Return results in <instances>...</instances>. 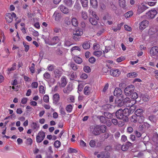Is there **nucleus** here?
Masks as SVG:
<instances>
[{
    "mask_svg": "<svg viewBox=\"0 0 158 158\" xmlns=\"http://www.w3.org/2000/svg\"><path fill=\"white\" fill-rule=\"evenodd\" d=\"M148 22L146 20H144L142 22L139 24V29L141 30H143L146 28L148 26Z\"/></svg>",
    "mask_w": 158,
    "mask_h": 158,
    "instance_id": "13",
    "label": "nucleus"
},
{
    "mask_svg": "<svg viewBox=\"0 0 158 158\" xmlns=\"http://www.w3.org/2000/svg\"><path fill=\"white\" fill-rule=\"evenodd\" d=\"M89 22L93 25H95L97 24V22L94 18H90Z\"/></svg>",
    "mask_w": 158,
    "mask_h": 158,
    "instance_id": "39",
    "label": "nucleus"
},
{
    "mask_svg": "<svg viewBox=\"0 0 158 158\" xmlns=\"http://www.w3.org/2000/svg\"><path fill=\"white\" fill-rule=\"evenodd\" d=\"M53 16L54 17L55 20L56 21H59L61 17V13L55 12Z\"/></svg>",
    "mask_w": 158,
    "mask_h": 158,
    "instance_id": "21",
    "label": "nucleus"
},
{
    "mask_svg": "<svg viewBox=\"0 0 158 158\" xmlns=\"http://www.w3.org/2000/svg\"><path fill=\"white\" fill-rule=\"evenodd\" d=\"M59 41L58 37L57 36L53 37L51 40L50 44L53 45L57 44Z\"/></svg>",
    "mask_w": 158,
    "mask_h": 158,
    "instance_id": "16",
    "label": "nucleus"
},
{
    "mask_svg": "<svg viewBox=\"0 0 158 158\" xmlns=\"http://www.w3.org/2000/svg\"><path fill=\"white\" fill-rule=\"evenodd\" d=\"M45 137V133L43 131L40 132L36 137V142L38 143H41Z\"/></svg>",
    "mask_w": 158,
    "mask_h": 158,
    "instance_id": "5",
    "label": "nucleus"
},
{
    "mask_svg": "<svg viewBox=\"0 0 158 158\" xmlns=\"http://www.w3.org/2000/svg\"><path fill=\"white\" fill-rule=\"evenodd\" d=\"M91 87L86 86L85 87L84 90V93L85 95H89L91 93Z\"/></svg>",
    "mask_w": 158,
    "mask_h": 158,
    "instance_id": "19",
    "label": "nucleus"
},
{
    "mask_svg": "<svg viewBox=\"0 0 158 158\" xmlns=\"http://www.w3.org/2000/svg\"><path fill=\"white\" fill-rule=\"evenodd\" d=\"M6 19L8 23L11 22L13 20V18H15L16 17V14L14 13H12V14L10 13H7L6 15Z\"/></svg>",
    "mask_w": 158,
    "mask_h": 158,
    "instance_id": "7",
    "label": "nucleus"
},
{
    "mask_svg": "<svg viewBox=\"0 0 158 158\" xmlns=\"http://www.w3.org/2000/svg\"><path fill=\"white\" fill-rule=\"evenodd\" d=\"M100 129V132H102L104 133L106 131V127L105 125H102L100 126H99Z\"/></svg>",
    "mask_w": 158,
    "mask_h": 158,
    "instance_id": "35",
    "label": "nucleus"
},
{
    "mask_svg": "<svg viewBox=\"0 0 158 158\" xmlns=\"http://www.w3.org/2000/svg\"><path fill=\"white\" fill-rule=\"evenodd\" d=\"M98 118L99 119L101 123H104L106 122V119L104 116H98Z\"/></svg>",
    "mask_w": 158,
    "mask_h": 158,
    "instance_id": "41",
    "label": "nucleus"
},
{
    "mask_svg": "<svg viewBox=\"0 0 158 158\" xmlns=\"http://www.w3.org/2000/svg\"><path fill=\"white\" fill-rule=\"evenodd\" d=\"M60 9L64 13L67 14L69 12V10L65 6L61 5L60 6Z\"/></svg>",
    "mask_w": 158,
    "mask_h": 158,
    "instance_id": "18",
    "label": "nucleus"
},
{
    "mask_svg": "<svg viewBox=\"0 0 158 158\" xmlns=\"http://www.w3.org/2000/svg\"><path fill=\"white\" fill-rule=\"evenodd\" d=\"M156 15V12L155 10L149 11L146 13V17L148 19L154 18Z\"/></svg>",
    "mask_w": 158,
    "mask_h": 158,
    "instance_id": "6",
    "label": "nucleus"
},
{
    "mask_svg": "<svg viewBox=\"0 0 158 158\" xmlns=\"http://www.w3.org/2000/svg\"><path fill=\"white\" fill-rule=\"evenodd\" d=\"M72 44L71 42L67 40H65L64 43V46L67 47H69Z\"/></svg>",
    "mask_w": 158,
    "mask_h": 158,
    "instance_id": "46",
    "label": "nucleus"
},
{
    "mask_svg": "<svg viewBox=\"0 0 158 158\" xmlns=\"http://www.w3.org/2000/svg\"><path fill=\"white\" fill-rule=\"evenodd\" d=\"M83 34V31L81 29H77L73 32V38L75 41H78L80 38L81 36Z\"/></svg>",
    "mask_w": 158,
    "mask_h": 158,
    "instance_id": "2",
    "label": "nucleus"
},
{
    "mask_svg": "<svg viewBox=\"0 0 158 158\" xmlns=\"http://www.w3.org/2000/svg\"><path fill=\"white\" fill-rule=\"evenodd\" d=\"M44 77L46 79H49L51 77V75L48 72H46L44 74Z\"/></svg>",
    "mask_w": 158,
    "mask_h": 158,
    "instance_id": "55",
    "label": "nucleus"
},
{
    "mask_svg": "<svg viewBox=\"0 0 158 158\" xmlns=\"http://www.w3.org/2000/svg\"><path fill=\"white\" fill-rule=\"evenodd\" d=\"M29 69L31 73H34L35 72V64H32V66Z\"/></svg>",
    "mask_w": 158,
    "mask_h": 158,
    "instance_id": "60",
    "label": "nucleus"
},
{
    "mask_svg": "<svg viewBox=\"0 0 158 158\" xmlns=\"http://www.w3.org/2000/svg\"><path fill=\"white\" fill-rule=\"evenodd\" d=\"M56 55L58 56H61L63 54V52L60 49H58L56 50Z\"/></svg>",
    "mask_w": 158,
    "mask_h": 158,
    "instance_id": "58",
    "label": "nucleus"
},
{
    "mask_svg": "<svg viewBox=\"0 0 158 158\" xmlns=\"http://www.w3.org/2000/svg\"><path fill=\"white\" fill-rule=\"evenodd\" d=\"M95 61L96 60L94 57H91L89 59V62L91 63H94Z\"/></svg>",
    "mask_w": 158,
    "mask_h": 158,
    "instance_id": "62",
    "label": "nucleus"
},
{
    "mask_svg": "<svg viewBox=\"0 0 158 158\" xmlns=\"http://www.w3.org/2000/svg\"><path fill=\"white\" fill-rule=\"evenodd\" d=\"M91 5L94 8H96L98 6L97 0H90Z\"/></svg>",
    "mask_w": 158,
    "mask_h": 158,
    "instance_id": "22",
    "label": "nucleus"
},
{
    "mask_svg": "<svg viewBox=\"0 0 158 158\" xmlns=\"http://www.w3.org/2000/svg\"><path fill=\"white\" fill-rule=\"evenodd\" d=\"M137 122L140 123H142L144 120V117L143 115L137 116Z\"/></svg>",
    "mask_w": 158,
    "mask_h": 158,
    "instance_id": "36",
    "label": "nucleus"
},
{
    "mask_svg": "<svg viewBox=\"0 0 158 158\" xmlns=\"http://www.w3.org/2000/svg\"><path fill=\"white\" fill-rule=\"evenodd\" d=\"M69 77H70V78L71 80H73L74 79L77 77L76 74L75 73H73L72 74L69 75Z\"/></svg>",
    "mask_w": 158,
    "mask_h": 158,
    "instance_id": "44",
    "label": "nucleus"
},
{
    "mask_svg": "<svg viewBox=\"0 0 158 158\" xmlns=\"http://www.w3.org/2000/svg\"><path fill=\"white\" fill-rule=\"evenodd\" d=\"M133 13L132 11H129L125 14V16L127 18H128L133 15Z\"/></svg>",
    "mask_w": 158,
    "mask_h": 158,
    "instance_id": "56",
    "label": "nucleus"
},
{
    "mask_svg": "<svg viewBox=\"0 0 158 158\" xmlns=\"http://www.w3.org/2000/svg\"><path fill=\"white\" fill-rule=\"evenodd\" d=\"M122 90L120 89L119 88H116L114 91V96H116L120 98L119 99H123L124 98V95L122 94Z\"/></svg>",
    "mask_w": 158,
    "mask_h": 158,
    "instance_id": "4",
    "label": "nucleus"
},
{
    "mask_svg": "<svg viewBox=\"0 0 158 158\" xmlns=\"http://www.w3.org/2000/svg\"><path fill=\"white\" fill-rule=\"evenodd\" d=\"M64 2L66 5L69 7L72 6L73 3L72 0H64Z\"/></svg>",
    "mask_w": 158,
    "mask_h": 158,
    "instance_id": "28",
    "label": "nucleus"
},
{
    "mask_svg": "<svg viewBox=\"0 0 158 158\" xmlns=\"http://www.w3.org/2000/svg\"><path fill=\"white\" fill-rule=\"evenodd\" d=\"M77 152L76 149H75L72 148H70L68 149V152L69 153H76Z\"/></svg>",
    "mask_w": 158,
    "mask_h": 158,
    "instance_id": "57",
    "label": "nucleus"
},
{
    "mask_svg": "<svg viewBox=\"0 0 158 158\" xmlns=\"http://www.w3.org/2000/svg\"><path fill=\"white\" fill-rule=\"evenodd\" d=\"M23 44L25 48V51L26 52H27L29 48V46L27 45L25 42H23Z\"/></svg>",
    "mask_w": 158,
    "mask_h": 158,
    "instance_id": "54",
    "label": "nucleus"
},
{
    "mask_svg": "<svg viewBox=\"0 0 158 158\" xmlns=\"http://www.w3.org/2000/svg\"><path fill=\"white\" fill-rule=\"evenodd\" d=\"M119 148H121V149L122 151H127L128 149V147L127 146H126L125 144L123 145L122 146L121 145H118Z\"/></svg>",
    "mask_w": 158,
    "mask_h": 158,
    "instance_id": "38",
    "label": "nucleus"
},
{
    "mask_svg": "<svg viewBox=\"0 0 158 158\" xmlns=\"http://www.w3.org/2000/svg\"><path fill=\"white\" fill-rule=\"evenodd\" d=\"M43 99L45 102H48L49 101L48 96V95H45L43 97Z\"/></svg>",
    "mask_w": 158,
    "mask_h": 158,
    "instance_id": "48",
    "label": "nucleus"
},
{
    "mask_svg": "<svg viewBox=\"0 0 158 158\" xmlns=\"http://www.w3.org/2000/svg\"><path fill=\"white\" fill-rule=\"evenodd\" d=\"M69 65L73 70L74 71L77 70L78 69V66L73 62H71Z\"/></svg>",
    "mask_w": 158,
    "mask_h": 158,
    "instance_id": "26",
    "label": "nucleus"
},
{
    "mask_svg": "<svg viewBox=\"0 0 158 158\" xmlns=\"http://www.w3.org/2000/svg\"><path fill=\"white\" fill-rule=\"evenodd\" d=\"M110 73L111 75L113 77H118L120 73V72L118 69H113L110 70Z\"/></svg>",
    "mask_w": 158,
    "mask_h": 158,
    "instance_id": "12",
    "label": "nucleus"
},
{
    "mask_svg": "<svg viewBox=\"0 0 158 158\" xmlns=\"http://www.w3.org/2000/svg\"><path fill=\"white\" fill-rule=\"evenodd\" d=\"M134 90H135L134 86L132 85H130L125 88L124 92L126 96H129L134 92Z\"/></svg>",
    "mask_w": 158,
    "mask_h": 158,
    "instance_id": "3",
    "label": "nucleus"
},
{
    "mask_svg": "<svg viewBox=\"0 0 158 158\" xmlns=\"http://www.w3.org/2000/svg\"><path fill=\"white\" fill-rule=\"evenodd\" d=\"M72 25L75 27L77 26L78 24V22L77 20L76 19L74 18L72 19Z\"/></svg>",
    "mask_w": 158,
    "mask_h": 158,
    "instance_id": "43",
    "label": "nucleus"
},
{
    "mask_svg": "<svg viewBox=\"0 0 158 158\" xmlns=\"http://www.w3.org/2000/svg\"><path fill=\"white\" fill-rule=\"evenodd\" d=\"M32 127L33 129H38L39 127V125H38L36 123L33 122L32 125Z\"/></svg>",
    "mask_w": 158,
    "mask_h": 158,
    "instance_id": "49",
    "label": "nucleus"
},
{
    "mask_svg": "<svg viewBox=\"0 0 158 158\" xmlns=\"http://www.w3.org/2000/svg\"><path fill=\"white\" fill-rule=\"evenodd\" d=\"M80 2L83 7L85 8L88 7V0H80Z\"/></svg>",
    "mask_w": 158,
    "mask_h": 158,
    "instance_id": "27",
    "label": "nucleus"
},
{
    "mask_svg": "<svg viewBox=\"0 0 158 158\" xmlns=\"http://www.w3.org/2000/svg\"><path fill=\"white\" fill-rule=\"evenodd\" d=\"M39 92L40 93L44 94L45 93V90H44V87L43 85H40L39 87Z\"/></svg>",
    "mask_w": 158,
    "mask_h": 158,
    "instance_id": "45",
    "label": "nucleus"
},
{
    "mask_svg": "<svg viewBox=\"0 0 158 158\" xmlns=\"http://www.w3.org/2000/svg\"><path fill=\"white\" fill-rule=\"evenodd\" d=\"M90 43L89 42L85 41L82 44V47L85 49H87L90 47Z\"/></svg>",
    "mask_w": 158,
    "mask_h": 158,
    "instance_id": "24",
    "label": "nucleus"
},
{
    "mask_svg": "<svg viewBox=\"0 0 158 158\" xmlns=\"http://www.w3.org/2000/svg\"><path fill=\"white\" fill-rule=\"evenodd\" d=\"M137 116L132 115L130 117V121L131 122L136 123L137 122Z\"/></svg>",
    "mask_w": 158,
    "mask_h": 158,
    "instance_id": "33",
    "label": "nucleus"
},
{
    "mask_svg": "<svg viewBox=\"0 0 158 158\" xmlns=\"http://www.w3.org/2000/svg\"><path fill=\"white\" fill-rule=\"evenodd\" d=\"M155 32L154 29L153 28H150L149 29L148 31V34L150 35H153Z\"/></svg>",
    "mask_w": 158,
    "mask_h": 158,
    "instance_id": "63",
    "label": "nucleus"
},
{
    "mask_svg": "<svg viewBox=\"0 0 158 158\" xmlns=\"http://www.w3.org/2000/svg\"><path fill=\"white\" fill-rule=\"evenodd\" d=\"M102 54V52L101 51H95L93 52L94 55L97 57L100 56Z\"/></svg>",
    "mask_w": 158,
    "mask_h": 158,
    "instance_id": "34",
    "label": "nucleus"
},
{
    "mask_svg": "<svg viewBox=\"0 0 158 158\" xmlns=\"http://www.w3.org/2000/svg\"><path fill=\"white\" fill-rule=\"evenodd\" d=\"M148 8V7L144 5L140 6L139 7L138 9V12L139 13H141L144 11Z\"/></svg>",
    "mask_w": 158,
    "mask_h": 158,
    "instance_id": "17",
    "label": "nucleus"
},
{
    "mask_svg": "<svg viewBox=\"0 0 158 158\" xmlns=\"http://www.w3.org/2000/svg\"><path fill=\"white\" fill-rule=\"evenodd\" d=\"M73 60L76 63L79 64H81L82 62V59L80 57L77 56L74 57Z\"/></svg>",
    "mask_w": 158,
    "mask_h": 158,
    "instance_id": "25",
    "label": "nucleus"
},
{
    "mask_svg": "<svg viewBox=\"0 0 158 158\" xmlns=\"http://www.w3.org/2000/svg\"><path fill=\"white\" fill-rule=\"evenodd\" d=\"M149 1L147 2V3L150 6H154L155 5L156 2L155 1Z\"/></svg>",
    "mask_w": 158,
    "mask_h": 158,
    "instance_id": "50",
    "label": "nucleus"
},
{
    "mask_svg": "<svg viewBox=\"0 0 158 158\" xmlns=\"http://www.w3.org/2000/svg\"><path fill=\"white\" fill-rule=\"evenodd\" d=\"M67 83L66 79L65 77L63 76L61 79V83H60V85L62 87H64Z\"/></svg>",
    "mask_w": 158,
    "mask_h": 158,
    "instance_id": "15",
    "label": "nucleus"
},
{
    "mask_svg": "<svg viewBox=\"0 0 158 158\" xmlns=\"http://www.w3.org/2000/svg\"><path fill=\"white\" fill-rule=\"evenodd\" d=\"M138 76V74L135 72H131L128 73L127 76L130 78H133L136 77Z\"/></svg>",
    "mask_w": 158,
    "mask_h": 158,
    "instance_id": "30",
    "label": "nucleus"
},
{
    "mask_svg": "<svg viewBox=\"0 0 158 158\" xmlns=\"http://www.w3.org/2000/svg\"><path fill=\"white\" fill-rule=\"evenodd\" d=\"M72 106L71 104L68 105L66 108V110L68 112H71L72 110Z\"/></svg>",
    "mask_w": 158,
    "mask_h": 158,
    "instance_id": "51",
    "label": "nucleus"
},
{
    "mask_svg": "<svg viewBox=\"0 0 158 158\" xmlns=\"http://www.w3.org/2000/svg\"><path fill=\"white\" fill-rule=\"evenodd\" d=\"M143 113V110L142 109H137L135 112V115L137 116H141Z\"/></svg>",
    "mask_w": 158,
    "mask_h": 158,
    "instance_id": "29",
    "label": "nucleus"
},
{
    "mask_svg": "<svg viewBox=\"0 0 158 158\" xmlns=\"http://www.w3.org/2000/svg\"><path fill=\"white\" fill-rule=\"evenodd\" d=\"M150 53L152 56L156 55L158 53V46L152 47L150 50Z\"/></svg>",
    "mask_w": 158,
    "mask_h": 158,
    "instance_id": "14",
    "label": "nucleus"
},
{
    "mask_svg": "<svg viewBox=\"0 0 158 158\" xmlns=\"http://www.w3.org/2000/svg\"><path fill=\"white\" fill-rule=\"evenodd\" d=\"M89 145L91 147H94L95 146V141L93 140H91L89 142Z\"/></svg>",
    "mask_w": 158,
    "mask_h": 158,
    "instance_id": "64",
    "label": "nucleus"
},
{
    "mask_svg": "<svg viewBox=\"0 0 158 158\" xmlns=\"http://www.w3.org/2000/svg\"><path fill=\"white\" fill-rule=\"evenodd\" d=\"M101 155H103L102 158H109L110 156L109 154L106 152H102Z\"/></svg>",
    "mask_w": 158,
    "mask_h": 158,
    "instance_id": "53",
    "label": "nucleus"
},
{
    "mask_svg": "<svg viewBox=\"0 0 158 158\" xmlns=\"http://www.w3.org/2000/svg\"><path fill=\"white\" fill-rule=\"evenodd\" d=\"M108 112H105L104 113V116L108 119L111 118H113V114Z\"/></svg>",
    "mask_w": 158,
    "mask_h": 158,
    "instance_id": "32",
    "label": "nucleus"
},
{
    "mask_svg": "<svg viewBox=\"0 0 158 158\" xmlns=\"http://www.w3.org/2000/svg\"><path fill=\"white\" fill-rule=\"evenodd\" d=\"M121 28V25L120 24H118L117 27H113L112 29L114 31L116 32L118 30H120Z\"/></svg>",
    "mask_w": 158,
    "mask_h": 158,
    "instance_id": "52",
    "label": "nucleus"
},
{
    "mask_svg": "<svg viewBox=\"0 0 158 158\" xmlns=\"http://www.w3.org/2000/svg\"><path fill=\"white\" fill-rule=\"evenodd\" d=\"M60 98V95L58 93L54 94L53 96V100L54 102H55L56 103L59 102Z\"/></svg>",
    "mask_w": 158,
    "mask_h": 158,
    "instance_id": "23",
    "label": "nucleus"
},
{
    "mask_svg": "<svg viewBox=\"0 0 158 158\" xmlns=\"http://www.w3.org/2000/svg\"><path fill=\"white\" fill-rule=\"evenodd\" d=\"M54 73L55 74V77L56 78H59L61 76L62 74V72L61 69H55L54 71Z\"/></svg>",
    "mask_w": 158,
    "mask_h": 158,
    "instance_id": "10",
    "label": "nucleus"
},
{
    "mask_svg": "<svg viewBox=\"0 0 158 158\" xmlns=\"http://www.w3.org/2000/svg\"><path fill=\"white\" fill-rule=\"evenodd\" d=\"M32 142V140L31 138H27L26 141V143L28 145H31Z\"/></svg>",
    "mask_w": 158,
    "mask_h": 158,
    "instance_id": "61",
    "label": "nucleus"
},
{
    "mask_svg": "<svg viewBox=\"0 0 158 158\" xmlns=\"http://www.w3.org/2000/svg\"><path fill=\"white\" fill-rule=\"evenodd\" d=\"M121 99L123 101V104L127 106H130L133 105L132 103H131V100L129 98H124L123 99Z\"/></svg>",
    "mask_w": 158,
    "mask_h": 158,
    "instance_id": "9",
    "label": "nucleus"
},
{
    "mask_svg": "<svg viewBox=\"0 0 158 158\" xmlns=\"http://www.w3.org/2000/svg\"><path fill=\"white\" fill-rule=\"evenodd\" d=\"M130 114L129 110L125 108L123 110L122 109H119L115 113L116 118L118 119H122L124 122H128V117Z\"/></svg>",
    "mask_w": 158,
    "mask_h": 158,
    "instance_id": "1",
    "label": "nucleus"
},
{
    "mask_svg": "<svg viewBox=\"0 0 158 158\" xmlns=\"http://www.w3.org/2000/svg\"><path fill=\"white\" fill-rule=\"evenodd\" d=\"M81 17L84 19H86L88 18L87 13L85 11H82L81 12Z\"/></svg>",
    "mask_w": 158,
    "mask_h": 158,
    "instance_id": "40",
    "label": "nucleus"
},
{
    "mask_svg": "<svg viewBox=\"0 0 158 158\" xmlns=\"http://www.w3.org/2000/svg\"><path fill=\"white\" fill-rule=\"evenodd\" d=\"M119 5L120 7L124 9H126L125 0H119Z\"/></svg>",
    "mask_w": 158,
    "mask_h": 158,
    "instance_id": "20",
    "label": "nucleus"
},
{
    "mask_svg": "<svg viewBox=\"0 0 158 158\" xmlns=\"http://www.w3.org/2000/svg\"><path fill=\"white\" fill-rule=\"evenodd\" d=\"M84 70L86 73H89L91 71L90 68L88 66H85L84 67Z\"/></svg>",
    "mask_w": 158,
    "mask_h": 158,
    "instance_id": "47",
    "label": "nucleus"
},
{
    "mask_svg": "<svg viewBox=\"0 0 158 158\" xmlns=\"http://www.w3.org/2000/svg\"><path fill=\"white\" fill-rule=\"evenodd\" d=\"M90 131L95 135H99L100 134V129L99 126L92 127L90 128Z\"/></svg>",
    "mask_w": 158,
    "mask_h": 158,
    "instance_id": "8",
    "label": "nucleus"
},
{
    "mask_svg": "<svg viewBox=\"0 0 158 158\" xmlns=\"http://www.w3.org/2000/svg\"><path fill=\"white\" fill-rule=\"evenodd\" d=\"M129 96L132 99H135L138 98V95L135 92V90H134V92H133L131 94V95Z\"/></svg>",
    "mask_w": 158,
    "mask_h": 158,
    "instance_id": "31",
    "label": "nucleus"
},
{
    "mask_svg": "<svg viewBox=\"0 0 158 158\" xmlns=\"http://www.w3.org/2000/svg\"><path fill=\"white\" fill-rule=\"evenodd\" d=\"M73 89V85L72 84H70L68 85L66 87L64 88L63 89V92L64 94H68Z\"/></svg>",
    "mask_w": 158,
    "mask_h": 158,
    "instance_id": "11",
    "label": "nucleus"
},
{
    "mask_svg": "<svg viewBox=\"0 0 158 158\" xmlns=\"http://www.w3.org/2000/svg\"><path fill=\"white\" fill-rule=\"evenodd\" d=\"M149 119L152 122H154L156 120V116L151 114L148 117Z\"/></svg>",
    "mask_w": 158,
    "mask_h": 158,
    "instance_id": "37",
    "label": "nucleus"
},
{
    "mask_svg": "<svg viewBox=\"0 0 158 158\" xmlns=\"http://www.w3.org/2000/svg\"><path fill=\"white\" fill-rule=\"evenodd\" d=\"M54 145L55 147L57 148H58L60 147L61 145V143L60 141L57 140L54 142Z\"/></svg>",
    "mask_w": 158,
    "mask_h": 158,
    "instance_id": "42",
    "label": "nucleus"
},
{
    "mask_svg": "<svg viewBox=\"0 0 158 158\" xmlns=\"http://www.w3.org/2000/svg\"><path fill=\"white\" fill-rule=\"evenodd\" d=\"M38 83L37 82H33L31 84V87L33 88H36L38 86Z\"/></svg>",
    "mask_w": 158,
    "mask_h": 158,
    "instance_id": "59",
    "label": "nucleus"
}]
</instances>
